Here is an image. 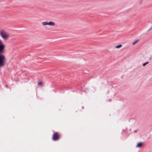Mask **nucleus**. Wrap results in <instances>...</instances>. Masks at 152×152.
I'll use <instances>...</instances> for the list:
<instances>
[{"mask_svg": "<svg viewBox=\"0 0 152 152\" xmlns=\"http://www.w3.org/2000/svg\"><path fill=\"white\" fill-rule=\"evenodd\" d=\"M0 35L4 40H7L10 36L9 33L3 30L0 31Z\"/></svg>", "mask_w": 152, "mask_h": 152, "instance_id": "nucleus-1", "label": "nucleus"}, {"mask_svg": "<svg viewBox=\"0 0 152 152\" xmlns=\"http://www.w3.org/2000/svg\"><path fill=\"white\" fill-rule=\"evenodd\" d=\"M5 63V57L3 55H0V67L4 66Z\"/></svg>", "mask_w": 152, "mask_h": 152, "instance_id": "nucleus-2", "label": "nucleus"}, {"mask_svg": "<svg viewBox=\"0 0 152 152\" xmlns=\"http://www.w3.org/2000/svg\"><path fill=\"white\" fill-rule=\"evenodd\" d=\"M60 137V134L58 132H56L53 134L52 138L53 140L56 141L59 139Z\"/></svg>", "mask_w": 152, "mask_h": 152, "instance_id": "nucleus-3", "label": "nucleus"}, {"mask_svg": "<svg viewBox=\"0 0 152 152\" xmlns=\"http://www.w3.org/2000/svg\"><path fill=\"white\" fill-rule=\"evenodd\" d=\"M5 45L3 42L0 40V54L4 52Z\"/></svg>", "mask_w": 152, "mask_h": 152, "instance_id": "nucleus-4", "label": "nucleus"}, {"mask_svg": "<svg viewBox=\"0 0 152 152\" xmlns=\"http://www.w3.org/2000/svg\"><path fill=\"white\" fill-rule=\"evenodd\" d=\"M48 25L50 26H54L55 25V23L51 21H50L49 23H48Z\"/></svg>", "mask_w": 152, "mask_h": 152, "instance_id": "nucleus-5", "label": "nucleus"}, {"mask_svg": "<svg viewBox=\"0 0 152 152\" xmlns=\"http://www.w3.org/2000/svg\"><path fill=\"white\" fill-rule=\"evenodd\" d=\"M142 144H143V143H142V142L139 143L137 144V147H141L142 146Z\"/></svg>", "mask_w": 152, "mask_h": 152, "instance_id": "nucleus-6", "label": "nucleus"}, {"mask_svg": "<svg viewBox=\"0 0 152 152\" xmlns=\"http://www.w3.org/2000/svg\"><path fill=\"white\" fill-rule=\"evenodd\" d=\"M122 46V45H118L116 46L115 47V48H120Z\"/></svg>", "mask_w": 152, "mask_h": 152, "instance_id": "nucleus-7", "label": "nucleus"}, {"mask_svg": "<svg viewBox=\"0 0 152 152\" xmlns=\"http://www.w3.org/2000/svg\"><path fill=\"white\" fill-rule=\"evenodd\" d=\"M48 23L46 22H44L42 23V24L44 25H48Z\"/></svg>", "mask_w": 152, "mask_h": 152, "instance_id": "nucleus-8", "label": "nucleus"}, {"mask_svg": "<svg viewBox=\"0 0 152 152\" xmlns=\"http://www.w3.org/2000/svg\"><path fill=\"white\" fill-rule=\"evenodd\" d=\"M42 83L41 81H39V82L38 83V85L39 86H41L42 85Z\"/></svg>", "mask_w": 152, "mask_h": 152, "instance_id": "nucleus-9", "label": "nucleus"}, {"mask_svg": "<svg viewBox=\"0 0 152 152\" xmlns=\"http://www.w3.org/2000/svg\"><path fill=\"white\" fill-rule=\"evenodd\" d=\"M138 40H137L136 41H135V42H133L132 43V45H135L136 43H137L138 42Z\"/></svg>", "mask_w": 152, "mask_h": 152, "instance_id": "nucleus-10", "label": "nucleus"}, {"mask_svg": "<svg viewBox=\"0 0 152 152\" xmlns=\"http://www.w3.org/2000/svg\"><path fill=\"white\" fill-rule=\"evenodd\" d=\"M148 62H146L145 63H144L143 64V66H145L146 64H148Z\"/></svg>", "mask_w": 152, "mask_h": 152, "instance_id": "nucleus-11", "label": "nucleus"}]
</instances>
